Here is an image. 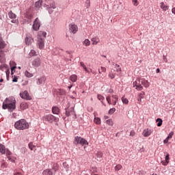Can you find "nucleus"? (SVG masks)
Here are the masks:
<instances>
[{"mask_svg":"<svg viewBox=\"0 0 175 175\" xmlns=\"http://www.w3.org/2000/svg\"><path fill=\"white\" fill-rule=\"evenodd\" d=\"M52 113L53 114H59V108H58L57 107H53L52 108Z\"/></svg>","mask_w":175,"mask_h":175,"instance_id":"20","label":"nucleus"},{"mask_svg":"<svg viewBox=\"0 0 175 175\" xmlns=\"http://www.w3.org/2000/svg\"><path fill=\"white\" fill-rule=\"evenodd\" d=\"M97 98L98 100H105V97L100 94H98Z\"/></svg>","mask_w":175,"mask_h":175,"instance_id":"44","label":"nucleus"},{"mask_svg":"<svg viewBox=\"0 0 175 175\" xmlns=\"http://www.w3.org/2000/svg\"><path fill=\"white\" fill-rule=\"evenodd\" d=\"M160 8L163 10V12H166V10H169V5L165 4V3H160Z\"/></svg>","mask_w":175,"mask_h":175,"instance_id":"14","label":"nucleus"},{"mask_svg":"<svg viewBox=\"0 0 175 175\" xmlns=\"http://www.w3.org/2000/svg\"><path fill=\"white\" fill-rule=\"evenodd\" d=\"M133 87H135V90L137 91H142L143 90V86L145 88H148L150 87V82L145 79H137L133 83Z\"/></svg>","mask_w":175,"mask_h":175,"instance_id":"1","label":"nucleus"},{"mask_svg":"<svg viewBox=\"0 0 175 175\" xmlns=\"http://www.w3.org/2000/svg\"><path fill=\"white\" fill-rule=\"evenodd\" d=\"M25 75L26 76V77H33V74L28 72L27 70L25 72Z\"/></svg>","mask_w":175,"mask_h":175,"instance_id":"32","label":"nucleus"},{"mask_svg":"<svg viewBox=\"0 0 175 175\" xmlns=\"http://www.w3.org/2000/svg\"><path fill=\"white\" fill-rule=\"evenodd\" d=\"M173 135H174V132L172 131L169 133L168 136L167 137V139H172L173 137Z\"/></svg>","mask_w":175,"mask_h":175,"instance_id":"46","label":"nucleus"},{"mask_svg":"<svg viewBox=\"0 0 175 175\" xmlns=\"http://www.w3.org/2000/svg\"><path fill=\"white\" fill-rule=\"evenodd\" d=\"M91 73H92L93 75H96V71H94L92 70H90Z\"/></svg>","mask_w":175,"mask_h":175,"instance_id":"56","label":"nucleus"},{"mask_svg":"<svg viewBox=\"0 0 175 175\" xmlns=\"http://www.w3.org/2000/svg\"><path fill=\"white\" fill-rule=\"evenodd\" d=\"M115 68L116 69V72L118 75H121V72H122V70L121 69V66L118 64L115 65Z\"/></svg>","mask_w":175,"mask_h":175,"instance_id":"19","label":"nucleus"},{"mask_svg":"<svg viewBox=\"0 0 175 175\" xmlns=\"http://www.w3.org/2000/svg\"><path fill=\"white\" fill-rule=\"evenodd\" d=\"M16 68H17L16 66H13L11 68V71L13 72V70H14V69H16Z\"/></svg>","mask_w":175,"mask_h":175,"instance_id":"59","label":"nucleus"},{"mask_svg":"<svg viewBox=\"0 0 175 175\" xmlns=\"http://www.w3.org/2000/svg\"><path fill=\"white\" fill-rule=\"evenodd\" d=\"M18 80V78H17V77L14 76V77L12 79V81H13V83H17Z\"/></svg>","mask_w":175,"mask_h":175,"instance_id":"49","label":"nucleus"},{"mask_svg":"<svg viewBox=\"0 0 175 175\" xmlns=\"http://www.w3.org/2000/svg\"><path fill=\"white\" fill-rule=\"evenodd\" d=\"M14 128L18 131H25L29 128V123L25 119H21L15 122Z\"/></svg>","mask_w":175,"mask_h":175,"instance_id":"2","label":"nucleus"},{"mask_svg":"<svg viewBox=\"0 0 175 175\" xmlns=\"http://www.w3.org/2000/svg\"><path fill=\"white\" fill-rule=\"evenodd\" d=\"M8 16H9L10 18L12 19L11 21V23H12L13 24H18V19H16L17 15H16V14H14V13H13V12L10 11L8 13Z\"/></svg>","mask_w":175,"mask_h":175,"instance_id":"7","label":"nucleus"},{"mask_svg":"<svg viewBox=\"0 0 175 175\" xmlns=\"http://www.w3.org/2000/svg\"><path fill=\"white\" fill-rule=\"evenodd\" d=\"M122 102L124 105H128L129 103V100H128V98H125V96L122 97Z\"/></svg>","mask_w":175,"mask_h":175,"instance_id":"30","label":"nucleus"},{"mask_svg":"<svg viewBox=\"0 0 175 175\" xmlns=\"http://www.w3.org/2000/svg\"><path fill=\"white\" fill-rule=\"evenodd\" d=\"M94 170L93 171V173H98V171L96 170V167L94 168Z\"/></svg>","mask_w":175,"mask_h":175,"instance_id":"61","label":"nucleus"},{"mask_svg":"<svg viewBox=\"0 0 175 175\" xmlns=\"http://www.w3.org/2000/svg\"><path fill=\"white\" fill-rule=\"evenodd\" d=\"M106 100L108 105H113L116 106L117 102H118V96L113 94L112 96H107L106 97Z\"/></svg>","mask_w":175,"mask_h":175,"instance_id":"5","label":"nucleus"},{"mask_svg":"<svg viewBox=\"0 0 175 175\" xmlns=\"http://www.w3.org/2000/svg\"><path fill=\"white\" fill-rule=\"evenodd\" d=\"M42 6V0H39L38 1L36 2V8L39 9Z\"/></svg>","mask_w":175,"mask_h":175,"instance_id":"36","label":"nucleus"},{"mask_svg":"<svg viewBox=\"0 0 175 175\" xmlns=\"http://www.w3.org/2000/svg\"><path fill=\"white\" fill-rule=\"evenodd\" d=\"M42 33L43 36H44V38H46V35H47V33L44 31H42Z\"/></svg>","mask_w":175,"mask_h":175,"instance_id":"58","label":"nucleus"},{"mask_svg":"<svg viewBox=\"0 0 175 175\" xmlns=\"http://www.w3.org/2000/svg\"><path fill=\"white\" fill-rule=\"evenodd\" d=\"M29 55L30 57H33V56L36 55V51H35V50H33V49H31L29 53Z\"/></svg>","mask_w":175,"mask_h":175,"instance_id":"34","label":"nucleus"},{"mask_svg":"<svg viewBox=\"0 0 175 175\" xmlns=\"http://www.w3.org/2000/svg\"><path fill=\"white\" fill-rule=\"evenodd\" d=\"M10 155H12V152H10V151H7L6 152V156L8 158V157H11Z\"/></svg>","mask_w":175,"mask_h":175,"instance_id":"52","label":"nucleus"},{"mask_svg":"<svg viewBox=\"0 0 175 175\" xmlns=\"http://www.w3.org/2000/svg\"><path fill=\"white\" fill-rule=\"evenodd\" d=\"M5 47H6V43L5 42V41H3V40L0 38V49H5Z\"/></svg>","mask_w":175,"mask_h":175,"instance_id":"23","label":"nucleus"},{"mask_svg":"<svg viewBox=\"0 0 175 175\" xmlns=\"http://www.w3.org/2000/svg\"><path fill=\"white\" fill-rule=\"evenodd\" d=\"M0 152L2 154L6 152V149L5 148V146L0 144Z\"/></svg>","mask_w":175,"mask_h":175,"instance_id":"25","label":"nucleus"},{"mask_svg":"<svg viewBox=\"0 0 175 175\" xmlns=\"http://www.w3.org/2000/svg\"><path fill=\"white\" fill-rule=\"evenodd\" d=\"M21 110H27L28 109V104L27 103H22L21 104Z\"/></svg>","mask_w":175,"mask_h":175,"instance_id":"22","label":"nucleus"},{"mask_svg":"<svg viewBox=\"0 0 175 175\" xmlns=\"http://www.w3.org/2000/svg\"><path fill=\"white\" fill-rule=\"evenodd\" d=\"M116 113V108H111L109 110L108 113L109 114H114Z\"/></svg>","mask_w":175,"mask_h":175,"instance_id":"40","label":"nucleus"},{"mask_svg":"<svg viewBox=\"0 0 175 175\" xmlns=\"http://www.w3.org/2000/svg\"><path fill=\"white\" fill-rule=\"evenodd\" d=\"M14 175H23V174L21 172H16Z\"/></svg>","mask_w":175,"mask_h":175,"instance_id":"57","label":"nucleus"},{"mask_svg":"<svg viewBox=\"0 0 175 175\" xmlns=\"http://www.w3.org/2000/svg\"><path fill=\"white\" fill-rule=\"evenodd\" d=\"M94 122H95V124H97V125H99L100 124V118H95Z\"/></svg>","mask_w":175,"mask_h":175,"instance_id":"39","label":"nucleus"},{"mask_svg":"<svg viewBox=\"0 0 175 175\" xmlns=\"http://www.w3.org/2000/svg\"><path fill=\"white\" fill-rule=\"evenodd\" d=\"M109 77L111 79H114V77H116V73H114L113 70H111V72L109 74Z\"/></svg>","mask_w":175,"mask_h":175,"instance_id":"33","label":"nucleus"},{"mask_svg":"<svg viewBox=\"0 0 175 175\" xmlns=\"http://www.w3.org/2000/svg\"><path fill=\"white\" fill-rule=\"evenodd\" d=\"M170 159L169 153L165 156V161H161V163L163 166H167L169 165V160Z\"/></svg>","mask_w":175,"mask_h":175,"instance_id":"16","label":"nucleus"},{"mask_svg":"<svg viewBox=\"0 0 175 175\" xmlns=\"http://www.w3.org/2000/svg\"><path fill=\"white\" fill-rule=\"evenodd\" d=\"M91 41L92 42V44H93V46H96V44L100 42V40L97 36H96L92 38Z\"/></svg>","mask_w":175,"mask_h":175,"instance_id":"13","label":"nucleus"},{"mask_svg":"<svg viewBox=\"0 0 175 175\" xmlns=\"http://www.w3.org/2000/svg\"><path fill=\"white\" fill-rule=\"evenodd\" d=\"M80 66L84 69L85 71L87 72V73H90V70L87 69V66H85V64L83 62H80Z\"/></svg>","mask_w":175,"mask_h":175,"instance_id":"28","label":"nucleus"},{"mask_svg":"<svg viewBox=\"0 0 175 175\" xmlns=\"http://www.w3.org/2000/svg\"><path fill=\"white\" fill-rule=\"evenodd\" d=\"M43 175H53V172L51 170L46 169L42 172Z\"/></svg>","mask_w":175,"mask_h":175,"instance_id":"24","label":"nucleus"},{"mask_svg":"<svg viewBox=\"0 0 175 175\" xmlns=\"http://www.w3.org/2000/svg\"><path fill=\"white\" fill-rule=\"evenodd\" d=\"M169 142V138H166L164 141H163V144H166L167 143H168Z\"/></svg>","mask_w":175,"mask_h":175,"instance_id":"54","label":"nucleus"},{"mask_svg":"<svg viewBox=\"0 0 175 175\" xmlns=\"http://www.w3.org/2000/svg\"><path fill=\"white\" fill-rule=\"evenodd\" d=\"M152 131H151V130L146 129L143 132V135L144 136V137H148V136H150V135H151Z\"/></svg>","mask_w":175,"mask_h":175,"instance_id":"17","label":"nucleus"},{"mask_svg":"<svg viewBox=\"0 0 175 175\" xmlns=\"http://www.w3.org/2000/svg\"><path fill=\"white\" fill-rule=\"evenodd\" d=\"M5 75H6L7 77H9V75H10V70L8 69L5 71Z\"/></svg>","mask_w":175,"mask_h":175,"instance_id":"50","label":"nucleus"},{"mask_svg":"<svg viewBox=\"0 0 175 175\" xmlns=\"http://www.w3.org/2000/svg\"><path fill=\"white\" fill-rule=\"evenodd\" d=\"M32 28L34 31H39V28H40V22L39 21L38 18L35 19Z\"/></svg>","mask_w":175,"mask_h":175,"instance_id":"11","label":"nucleus"},{"mask_svg":"<svg viewBox=\"0 0 175 175\" xmlns=\"http://www.w3.org/2000/svg\"><path fill=\"white\" fill-rule=\"evenodd\" d=\"M159 72H161V70H159V68H157L156 72H157V73H159Z\"/></svg>","mask_w":175,"mask_h":175,"instance_id":"63","label":"nucleus"},{"mask_svg":"<svg viewBox=\"0 0 175 175\" xmlns=\"http://www.w3.org/2000/svg\"><path fill=\"white\" fill-rule=\"evenodd\" d=\"M44 124H53V122H58L59 118L54 116L53 114L44 115L42 118Z\"/></svg>","mask_w":175,"mask_h":175,"instance_id":"4","label":"nucleus"},{"mask_svg":"<svg viewBox=\"0 0 175 175\" xmlns=\"http://www.w3.org/2000/svg\"><path fill=\"white\" fill-rule=\"evenodd\" d=\"M114 91L113 90V89H109L108 91H107V93L108 94H112V92H113Z\"/></svg>","mask_w":175,"mask_h":175,"instance_id":"55","label":"nucleus"},{"mask_svg":"<svg viewBox=\"0 0 175 175\" xmlns=\"http://www.w3.org/2000/svg\"><path fill=\"white\" fill-rule=\"evenodd\" d=\"M5 59V54L3 51H0V62L3 61Z\"/></svg>","mask_w":175,"mask_h":175,"instance_id":"31","label":"nucleus"},{"mask_svg":"<svg viewBox=\"0 0 175 175\" xmlns=\"http://www.w3.org/2000/svg\"><path fill=\"white\" fill-rule=\"evenodd\" d=\"M83 44H85V46H90V44H91V41L88 39H85L83 42Z\"/></svg>","mask_w":175,"mask_h":175,"instance_id":"37","label":"nucleus"},{"mask_svg":"<svg viewBox=\"0 0 175 175\" xmlns=\"http://www.w3.org/2000/svg\"><path fill=\"white\" fill-rule=\"evenodd\" d=\"M3 109H4V110H6V109L14 110V109H16V100L13 98H6L3 103Z\"/></svg>","mask_w":175,"mask_h":175,"instance_id":"3","label":"nucleus"},{"mask_svg":"<svg viewBox=\"0 0 175 175\" xmlns=\"http://www.w3.org/2000/svg\"><path fill=\"white\" fill-rule=\"evenodd\" d=\"M58 167H59L58 164H57V163L53 164V170L55 172H57V170H58Z\"/></svg>","mask_w":175,"mask_h":175,"instance_id":"43","label":"nucleus"},{"mask_svg":"<svg viewBox=\"0 0 175 175\" xmlns=\"http://www.w3.org/2000/svg\"><path fill=\"white\" fill-rule=\"evenodd\" d=\"M20 96L22 98V99H25L26 100H31L32 98L31 96H29V93H28V91L25 90L23 92L20 93Z\"/></svg>","mask_w":175,"mask_h":175,"instance_id":"10","label":"nucleus"},{"mask_svg":"<svg viewBox=\"0 0 175 175\" xmlns=\"http://www.w3.org/2000/svg\"><path fill=\"white\" fill-rule=\"evenodd\" d=\"M37 47L40 49V50H43L44 49V39L38 37L37 40Z\"/></svg>","mask_w":175,"mask_h":175,"instance_id":"8","label":"nucleus"},{"mask_svg":"<svg viewBox=\"0 0 175 175\" xmlns=\"http://www.w3.org/2000/svg\"><path fill=\"white\" fill-rule=\"evenodd\" d=\"M102 73H106V68L105 67L101 66L100 69H98V75H102Z\"/></svg>","mask_w":175,"mask_h":175,"instance_id":"29","label":"nucleus"},{"mask_svg":"<svg viewBox=\"0 0 175 175\" xmlns=\"http://www.w3.org/2000/svg\"><path fill=\"white\" fill-rule=\"evenodd\" d=\"M144 95H146V93L144 92H142L139 95L138 97L144 99Z\"/></svg>","mask_w":175,"mask_h":175,"instance_id":"45","label":"nucleus"},{"mask_svg":"<svg viewBox=\"0 0 175 175\" xmlns=\"http://www.w3.org/2000/svg\"><path fill=\"white\" fill-rule=\"evenodd\" d=\"M29 148L31 150L33 151L35 150V146L32 143L29 144Z\"/></svg>","mask_w":175,"mask_h":175,"instance_id":"42","label":"nucleus"},{"mask_svg":"<svg viewBox=\"0 0 175 175\" xmlns=\"http://www.w3.org/2000/svg\"><path fill=\"white\" fill-rule=\"evenodd\" d=\"M70 31L72 33H76L79 31V27L75 24H71L69 25Z\"/></svg>","mask_w":175,"mask_h":175,"instance_id":"12","label":"nucleus"},{"mask_svg":"<svg viewBox=\"0 0 175 175\" xmlns=\"http://www.w3.org/2000/svg\"><path fill=\"white\" fill-rule=\"evenodd\" d=\"M122 169V165L121 164H118L115 167V171L118 172L119 170H121Z\"/></svg>","mask_w":175,"mask_h":175,"instance_id":"35","label":"nucleus"},{"mask_svg":"<svg viewBox=\"0 0 175 175\" xmlns=\"http://www.w3.org/2000/svg\"><path fill=\"white\" fill-rule=\"evenodd\" d=\"M32 42H33V38L31 36H27L25 38V43L27 46H29L30 44H32Z\"/></svg>","mask_w":175,"mask_h":175,"instance_id":"15","label":"nucleus"},{"mask_svg":"<svg viewBox=\"0 0 175 175\" xmlns=\"http://www.w3.org/2000/svg\"><path fill=\"white\" fill-rule=\"evenodd\" d=\"M70 81H72V83H76V81H77V75H72L70 77Z\"/></svg>","mask_w":175,"mask_h":175,"instance_id":"21","label":"nucleus"},{"mask_svg":"<svg viewBox=\"0 0 175 175\" xmlns=\"http://www.w3.org/2000/svg\"><path fill=\"white\" fill-rule=\"evenodd\" d=\"M31 65L34 68H39L40 65H42V60L40 59V57H36L31 62Z\"/></svg>","mask_w":175,"mask_h":175,"instance_id":"9","label":"nucleus"},{"mask_svg":"<svg viewBox=\"0 0 175 175\" xmlns=\"http://www.w3.org/2000/svg\"><path fill=\"white\" fill-rule=\"evenodd\" d=\"M49 9H55V3H52L50 5H48Z\"/></svg>","mask_w":175,"mask_h":175,"instance_id":"41","label":"nucleus"},{"mask_svg":"<svg viewBox=\"0 0 175 175\" xmlns=\"http://www.w3.org/2000/svg\"><path fill=\"white\" fill-rule=\"evenodd\" d=\"M142 98L138 96V98H137L138 102H142Z\"/></svg>","mask_w":175,"mask_h":175,"instance_id":"60","label":"nucleus"},{"mask_svg":"<svg viewBox=\"0 0 175 175\" xmlns=\"http://www.w3.org/2000/svg\"><path fill=\"white\" fill-rule=\"evenodd\" d=\"M105 122L107 125H109L110 126H113V125H114V122H113L112 119H108L106 120Z\"/></svg>","mask_w":175,"mask_h":175,"instance_id":"27","label":"nucleus"},{"mask_svg":"<svg viewBox=\"0 0 175 175\" xmlns=\"http://www.w3.org/2000/svg\"><path fill=\"white\" fill-rule=\"evenodd\" d=\"M73 114H75V109H73V108H70L69 111H66V116H67V117L72 115L73 116Z\"/></svg>","mask_w":175,"mask_h":175,"instance_id":"18","label":"nucleus"},{"mask_svg":"<svg viewBox=\"0 0 175 175\" xmlns=\"http://www.w3.org/2000/svg\"><path fill=\"white\" fill-rule=\"evenodd\" d=\"M73 143L75 146H77V144H80L81 146H88V142H87L85 139L79 136L75 137Z\"/></svg>","mask_w":175,"mask_h":175,"instance_id":"6","label":"nucleus"},{"mask_svg":"<svg viewBox=\"0 0 175 175\" xmlns=\"http://www.w3.org/2000/svg\"><path fill=\"white\" fill-rule=\"evenodd\" d=\"M45 81H46V79L44 77H41L38 79L37 84H39V85L43 84V83H44Z\"/></svg>","mask_w":175,"mask_h":175,"instance_id":"26","label":"nucleus"},{"mask_svg":"<svg viewBox=\"0 0 175 175\" xmlns=\"http://www.w3.org/2000/svg\"><path fill=\"white\" fill-rule=\"evenodd\" d=\"M0 83H3V79H0Z\"/></svg>","mask_w":175,"mask_h":175,"instance_id":"64","label":"nucleus"},{"mask_svg":"<svg viewBox=\"0 0 175 175\" xmlns=\"http://www.w3.org/2000/svg\"><path fill=\"white\" fill-rule=\"evenodd\" d=\"M132 2L133 3L134 6L137 5V0H132Z\"/></svg>","mask_w":175,"mask_h":175,"instance_id":"51","label":"nucleus"},{"mask_svg":"<svg viewBox=\"0 0 175 175\" xmlns=\"http://www.w3.org/2000/svg\"><path fill=\"white\" fill-rule=\"evenodd\" d=\"M97 158H102V157H103V153H102V152H98L96 154Z\"/></svg>","mask_w":175,"mask_h":175,"instance_id":"48","label":"nucleus"},{"mask_svg":"<svg viewBox=\"0 0 175 175\" xmlns=\"http://www.w3.org/2000/svg\"><path fill=\"white\" fill-rule=\"evenodd\" d=\"M135 131H131V132H130V136H132V137H133L134 135H135Z\"/></svg>","mask_w":175,"mask_h":175,"instance_id":"53","label":"nucleus"},{"mask_svg":"<svg viewBox=\"0 0 175 175\" xmlns=\"http://www.w3.org/2000/svg\"><path fill=\"white\" fill-rule=\"evenodd\" d=\"M104 120H109V116H104Z\"/></svg>","mask_w":175,"mask_h":175,"instance_id":"62","label":"nucleus"},{"mask_svg":"<svg viewBox=\"0 0 175 175\" xmlns=\"http://www.w3.org/2000/svg\"><path fill=\"white\" fill-rule=\"evenodd\" d=\"M157 122H158L157 123V126H162V122H163L162 119L158 118L157 120Z\"/></svg>","mask_w":175,"mask_h":175,"instance_id":"38","label":"nucleus"},{"mask_svg":"<svg viewBox=\"0 0 175 175\" xmlns=\"http://www.w3.org/2000/svg\"><path fill=\"white\" fill-rule=\"evenodd\" d=\"M9 161H10V162H15L16 161V158L15 157H9L8 156V158Z\"/></svg>","mask_w":175,"mask_h":175,"instance_id":"47","label":"nucleus"}]
</instances>
